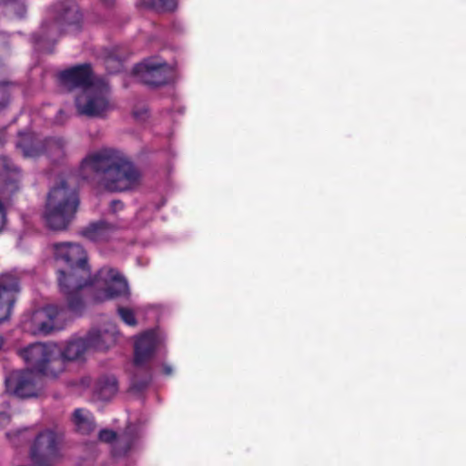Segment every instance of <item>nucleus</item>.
I'll list each match as a JSON object with an SVG mask.
<instances>
[{
  "label": "nucleus",
  "mask_w": 466,
  "mask_h": 466,
  "mask_svg": "<svg viewBox=\"0 0 466 466\" xmlns=\"http://www.w3.org/2000/svg\"><path fill=\"white\" fill-rule=\"evenodd\" d=\"M55 256L57 260L64 261L66 268L59 269L57 274L61 292L67 300V309L77 314L84 309V301L80 290L89 285L96 284L104 289L100 299H107L127 293V282L115 268H102L92 280L87 256L85 249L76 243L62 242L54 244Z\"/></svg>",
  "instance_id": "1"
},
{
  "label": "nucleus",
  "mask_w": 466,
  "mask_h": 466,
  "mask_svg": "<svg viewBox=\"0 0 466 466\" xmlns=\"http://www.w3.org/2000/svg\"><path fill=\"white\" fill-rule=\"evenodd\" d=\"M80 175L97 187L112 192L127 191L140 182V172L129 158L115 148L89 153L81 162Z\"/></svg>",
  "instance_id": "2"
},
{
  "label": "nucleus",
  "mask_w": 466,
  "mask_h": 466,
  "mask_svg": "<svg viewBox=\"0 0 466 466\" xmlns=\"http://www.w3.org/2000/svg\"><path fill=\"white\" fill-rule=\"evenodd\" d=\"M78 202L76 188L61 181L48 194L44 215L46 225L54 230L66 229L76 212Z\"/></svg>",
  "instance_id": "3"
},
{
  "label": "nucleus",
  "mask_w": 466,
  "mask_h": 466,
  "mask_svg": "<svg viewBox=\"0 0 466 466\" xmlns=\"http://www.w3.org/2000/svg\"><path fill=\"white\" fill-rule=\"evenodd\" d=\"M18 354L36 373L56 377L64 370L60 350L54 344L33 343L19 350Z\"/></svg>",
  "instance_id": "4"
},
{
  "label": "nucleus",
  "mask_w": 466,
  "mask_h": 466,
  "mask_svg": "<svg viewBox=\"0 0 466 466\" xmlns=\"http://www.w3.org/2000/svg\"><path fill=\"white\" fill-rule=\"evenodd\" d=\"M77 5L73 0H64L55 7L52 21L46 20L40 28L35 43L40 49H46L45 43L54 44L67 25H76L81 21Z\"/></svg>",
  "instance_id": "5"
},
{
  "label": "nucleus",
  "mask_w": 466,
  "mask_h": 466,
  "mask_svg": "<svg viewBox=\"0 0 466 466\" xmlns=\"http://www.w3.org/2000/svg\"><path fill=\"white\" fill-rule=\"evenodd\" d=\"M75 106L80 116L105 117L114 109L108 84L104 79L95 81L76 96Z\"/></svg>",
  "instance_id": "6"
},
{
  "label": "nucleus",
  "mask_w": 466,
  "mask_h": 466,
  "mask_svg": "<svg viewBox=\"0 0 466 466\" xmlns=\"http://www.w3.org/2000/svg\"><path fill=\"white\" fill-rule=\"evenodd\" d=\"M66 141L62 137L40 139L28 133L21 137L16 147L25 157H36L46 155L53 161L61 159L66 154Z\"/></svg>",
  "instance_id": "7"
},
{
  "label": "nucleus",
  "mask_w": 466,
  "mask_h": 466,
  "mask_svg": "<svg viewBox=\"0 0 466 466\" xmlns=\"http://www.w3.org/2000/svg\"><path fill=\"white\" fill-rule=\"evenodd\" d=\"M134 73L146 85L157 86L167 84L173 75L172 68L155 59L145 60L134 67Z\"/></svg>",
  "instance_id": "8"
},
{
  "label": "nucleus",
  "mask_w": 466,
  "mask_h": 466,
  "mask_svg": "<svg viewBox=\"0 0 466 466\" xmlns=\"http://www.w3.org/2000/svg\"><path fill=\"white\" fill-rule=\"evenodd\" d=\"M35 373V371L29 369L10 372L5 378L6 390L18 398L37 396L39 389Z\"/></svg>",
  "instance_id": "9"
},
{
  "label": "nucleus",
  "mask_w": 466,
  "mask_h": 466,
  "mask_svg": "<svg viewBox=\"0 0 466 466\" xmlns=\"http://www.w3.org/2000/svg\"><path fill=\"white\" fill-rule=\"evenodd\" d=\"M101 79L93 76L90 65L88 64L73 66L59 74L60 84L69 91L76 88H80L82 91L93 85L95 81Z\"/></svg>",
  "instance_id": "10"
},
{
  "label": "nucleus",
  "mask_w": 466,
  "mask_h": 466,
  "mask_svg": "<svg viewBox=\"0 0 466 466\" xmlns=\"http://www.w3.org/2000/svg\"><path fill=\"white\" fill-rule=\"evenodd\" d=\"M66 309L57 305H48L36 310L33 315V322L37 327V331L49 334L53 330L62 328V320L66 318Z\"/></svg>",
  "instance_id": "11"
},
{
  "label": "nucleus",
  "mask_w": 466,
  "mask_h": 466,
  "mask_svg": "<svg viewBox=\"0 0 466 466\" xmlns=\"http://www.w3.org/2000/svg\"><path fill=\"white\" fill-rule=\"evenodd\" d=\"M18 292L19 282L15 276L0 277V323L9 319Z\"/></svg>",
  "instance_id": "12"
},
{
  "label": "nucleus",
  "mask_w": 466,
  "mask_h": 466,
  "mask_svg": "<svg viewBox=\"0 0 466 466\" xmlns=\"http://www.w3.org/2000/svg\"><path fill=\"white\" fill-rule=\"evenodd\" d=\"M157 342V334L153 330L146 331L137 339L134 359L136 366L144 365L153 357Z\"/></svg>",
  "instance_id": "13"
},
{
  "label": "nucleus",
  "mask_w": 466,
  "mask_h": 466,
  "mask_svg": "<svg viewBox=\"0 0 466 466\" xmlns=\"http://www.w3.org/2000/svg\"><path fill=\"white\" fill-rule=\"evenodd\" d=\"M117 335L116 324L108 322L97 329H92L87 334V339L92 348L104 350L116 343Z\"/></svg>",
  "instance_id": "14"
},
{
  "label": "nucleus",
  "mask_w": 466,
  "mask_h": 466,
  "mask_svg": "<svg viewBox=\"0 0 466 466\" xmlns=\"http://www.w3.org/2000/svg\"><path fill=\"white\" fill-rule=\"evenodd\" d=\"M99 440L104 442H111L116 440L114 452L116 455H124L132 448L135 442V436L130 431H125L118 439L115 431L103 430L99 432Z\"/></svg>",
  "instance_id": "15"
},
{
  "label": "nucleus",
  "mask_w": 466,
  "mask_h": 466,
  "mask_svg": "<svg viewBox=\"0 0 466 466\" xmlns=\"http://www.w3.org/2000/svg\"><path fill=\"white\" fill-rule=\"evenodd\" d=\"M118 391V383L115 376H101L94 387V396L100 400H111Z\"/></svg>",
  "instance_id": "16"
},
{
  "label": "nucleus",
  "mask_w": 466,
  "mask_h": 466,
  "mask_svg": "<svg viewBox=\"0 0 466 466\" xmlns=\"http://www.w3.org/2000/svg\"><path fill=\"white\" fill-rule=\"evenodd\" d=\"M90 343L87 339V336L85 338H74L69 340L65 349L60 350V357L63 360V365L65 366V360H76L80 359L85 352L91 349Z\"/></svg>",
  "instance_id": "17"
},
{
  "label": "nucleus",
  "mask_w": 466,
  "mask_h": 466,
  "mask_svg": "<svg viewBox=\"0 0 466 466\" xmlns=\"http://www.w3.org/2000/svg\"><path fill=\"white\" fill-rule=\"evenodd\" d=\"M72 421L76 430L81 434H89L95 430L94 417L86 409H76L72 415Z\"/></svg>",
  "instance_id": "18"
},
{
  "label": "nucleus",
  "mask_w": 466,
  "mask_h": 466,
  "mask_svg": "<svg viewBox=\"0 0 466 466\" xmlns=\"http://www.w3.org/2000/svg\"><path fill=\"white\" fill-rule=\"evenodd\" d=\"M112 229V225L105 221H98L86 227L83 231V235L90 240L101 241L107 239Z\"/></svg>",
  "instance_id": "19"
},
{
  "label": "nucleus",
  "mask_w": 466,
  "mask_h": 466,
  "mask_svg": "<svg viewBox=\"0 0 466 466\" xmlns=\"http://www.w3.org/2000/svg\"><path fill=\"white\" fill-rule=\"evenodd\" d=\"M144 5L157 12H171L177 8V0H147Z\"/></svg>",
  "instance_id": "20"
},
{
  "label": "nucleus",
  "mask_w": 466,
  "mask_h": 466,
  "mask_svg": "<svg viewBox=\"0 0 466 466\" xmlns=\"http://www.w3.org/2000/svg\"><path fill=\"white\" fill-rule=\"evenodd\" d=\"M6 435L14 444H19L21 441H28L34 434L31 428H23L8 432Z\"/></svg>",
  "instance_id": "21"
},
{
  "label": "nucleus",
  "mask_w": 466,
  "mask_h": 466,
  "mask_svg": "<svg viewBox=\"0 0 466 466\" xmlns=\"http://www.w3.org/2000/svg\"><path fill=\"white\" fill-rule=\"evenodd\" d=\"M118 314L121 318V319L129 326H136L137 325V319L135 318L134 312L127 308L120 307L117 309Z\"/></svg>",
  "instance_id": "22"
},
{
  "label": "nucleus",
  "mask_w": 466,
  "mask_h": 466,
  "mask_svg": "<svg viewBox=\"0 0 466 466\" xmlns=\"http://www.w3.org/2000/svg\"><path fill=\"white\" fill-rule=\"evenodd\" d=\"M150 381V378L147 376L145 379L139 380L137 375L132 378L130 390L136 392H139L147 388Z\"/></svg>",
  "instance_id": "23"
},
{
  "label": "nucleus",
  "mask_w": 466,
  "mask_h": 466,
  "mask_svg": "<svg viewBox=\"0 0 466 466\" xmlns=\"http://www.w3.org/2000/svg\"><path fill=\"white\" fill-rule=\"evenodd\" d=\"M10 171H16V167L7 157L0 156V177Z\"/></svg>",
  "instance_id": "24"
},
{
  "label": "nucleus",
  "mask_w": 466,
  "mask_h": 466,
  "mask_svg": "<svg viewBox=\"0 0 466 466\" xmlns=\"http://www.w3.org/2000/svg\"><path fill=\"white\" fill-rule=\"evenodd\" d=\"M9 99V94L7 86L4 83H0V109L4 108Z\"/></svg>",
  "instance_id": "25"
},
{
  "label": "nucleus",
  "mask_w": 466,
  "mask_h": 466,
  "mask_svg": "<svg viewBox=\"0 0 466 466\" xmlns=\"http://www.w3.org/2000/svg\"><path fill=\"white\" fill-rule=\"evenodd\" d=\"M10 422V416L6 412H0V429L7 426Z\"/></svg>",
  "instance_id": "26"
},
{
  "label": "nucleus",
  "mask_w": 466,
  "mask_h": 466,
  "mask_svg": "<svg viewBox=\"0 0 466 466\" xmlns=\"http://www.w3.org/2000/svg\"><path fill=\"white\" fill-rule=\"evenodd\" d=\"M123 203L118 200H114L110 204V208L113 212H116L117 210H120L123 208Z\"/></svg>",
  "instance_id": "27"
},
{
  "label": "nucleus",
  "mask_w": 466,
  "mask_h": 466,
  "mask_svg": "<svg viewBox=\"0 0 466 466\" xmlns=\"http://www.w3.org/2000/svg\"><path fill=\"white\" fill-rule=\"evenodd\" d=\"M15 5H17V7L19 9L18 16H20V17L23 16L25 12L24 5L21 4H16Z\"/></svg>",
  "instance_id": "28"
},
{
  "label": "nucleus",
  "mask_w": 466,
  "mask_h": 466,
  "mask_svg": "<svg viewBox=\"0 0 466 466\" xmlns=\"http://www.w3.org/2000/svg\"><path fill=\"white\" fill-rule=\"evenodd\" d=\"M164 373L166 375H171L172 374V368L168 365H164L163 367Z\"/></svg>",
  "instance_id": "29"
},
{
  "label": "nucleus",
  "mask_w": 466,
  "mask_h": 466,
  "mask_svg": "<svg viewBox=\"0 0 466 466\" xmlns=\"http://www.w3.org/2000/svg\"><path fill=\"white\" fill-rule=\"evenodd\" d=\"M5 129H0V142L2 143L5 140Z\"/></svg>",
  "instance_id": "30"
},
{
  "label": "nucleus",
  "mask_w": 466,
  "mask_h": 466,
  "mask_svg": "<svg viewBox=\"0 0 466 466\" xmlns=\"http://www.w3.org/2000/svg\"><path fill=\"white\" fill-rule=\"evenodd\" d=\"M3 344H4V339L2 337H0V349L2 348Z\"/></svg>",
  "instance_id": "31"
}]
</instances>
